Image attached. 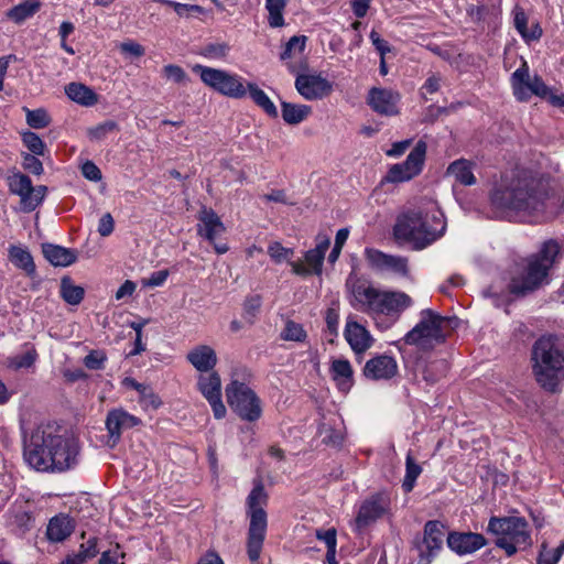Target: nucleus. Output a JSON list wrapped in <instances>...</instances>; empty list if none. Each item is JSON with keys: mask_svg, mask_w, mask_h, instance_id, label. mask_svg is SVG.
Returning <instances> with one entry per match:
<instances>
[{"mask_svg": "<svg viewBox=\"0 0 564 564\" xmlns=\"http://www.w3.org/2000/svg\"><path fill=\"white\" fill-rule=\"evenodd\" d=\"M490 205L501 216L543 217L547 209L549 183L528 170L506 174L495 184Z\"/></svg>", "mask_w": 564, "mask_h": 564, "instance_id": "f257e3e1", "label": "nucleus"}, {"mask_svg": "<svg viewBox=\"0 0 564 564\" xmlns=\"http://www.w3.org/2000/svg\"><path fill=\"white\" fill-rule=\"evenodd\" d=\"M24 459L37 471H65L79 462L77 434L67 425H35L24 431Z\"/></svg>", "mask_w": 564, "mask_h": 564, "instance_id": "f03ea898", "label": "nucleus"}, {"mask_svg": "<svg viewBox=\"0 0 564 564\" xmlns=\"http://www.w3.org/2000/svg\"><path fill=\"white\" fill-rule=\"evenodd\" d=\"M347 288L352 296L351 305L375 319L387 317L395 322L413 304L405 292L379 290L368 281L349 279Z\"/></svg>", "mask_w": 564, "mask_h": 564, "instance_id": "7ed1b4c3", "label": "nucleus"}, {"mask_svg": "<svg viewBox=\"0 0 564 564\" xmlns=\"http://www.w3.org/2000/svg\"><path fill=\"white\" fill-rule=\"evenodd\" d=\"M532 372L547 392L558 391L564 382V345L553 336H542L532 346Z\"/></svg>", "mask_w": 564, "mask_h": 564, "instance_id": "20e7f679", "label": "nucleus"}, {"mask_svg": "<svg viewBox=\"0 0 564 564\" xmlns=\"http://www.w3.org/2000/svg\"><path fill=\"white\" fill-rule=\"evenodd\" d=\"M269 495L261 479L253 481V487L246 499V514L249 519L246 551L248 558L254 563L260 558L268 531L265 507Z\"/></svg>", "mask_w": 564, "mask_h": 564, "instance_id": "39448f33", "label": "nucleus"}, {"mask_svg": "<svg viewBox=\"0 0 564 564\" xmlns=\"http://www.w3.org/2000/svg\"><path fill=\"white\" fill-rule=\"evenodd\" d=\"M445 230L442 214L423 215L419 212H409L393 228L397 239L412 243L413 248L421 250L438 239Z\"/></svg>", "mask_w": 564, "mask_h": 564, "instance_id": "423d86ee", "label": "nucleus"}, {"mask_svg": "<svg viewBox=\"0 0 564 564\" xmlns=\"http://www.w3.org/2000/svg\"><path fill=\"white\" fill-rule=\"evenodd\" d=\"M558 252L557 241L553 239L545 241L536 254L527 259L521 272L511 278L508 285L510 293L524 295L540 288L546 281Z\"/></svg>", "mask_w": 564, "mask_h": 564, "instance_id": "0eeeda50", "label": "nucleus"}, {"mask_svg": "<svg viewBox=\"0 0 564 564\" xmlns=\"http://www.w3.org/2000/svg\"><path fill=\"white\" fill-rule=\"evenodd\" d=\"M487 532L497 536L496 546L509 557L532 543L529 523L522 517H491Z\"/></svg>", "mask_w": 564, "mask_h": 564, "instance_id": "6e6552de", "label": "nucleus"}, {"mask_svg": "<svg viewBox=\"0 0 564 564\" xmlns=\"http://www.w3.org/2000/svg\"><path fill=\"white\" fill-rule=\"evenodd\" d=\"M510 84L514 98L520 102L529 101L534 95L546 99L555 107L564 106V96L553 94L540 76H530L529 66L524 59L521 66L511 74Z\"/></svg>", "mask_w": 564, "mask_h": 564, "instance_id": "1a4fd4ad", "label": "nucleus"}, {"mask_svg": "<svg viewBox=\"0 0 564 564\" xmlns=\"http://www.w3.org/2000/svg\"><path fill=\"white\" fill-rule=\"evenodd\" d=\"M420 317V322L405 334L404 341L422 349L444 343L443 327L447 319L430 308L421 311Z\"/></svg>", "mask_w": 564, "mask_h": 564, "instance_id": "9d476101", "label": "nucleus"}, {"mask_svg": "<svg viewBox=\"0 0 564 564\" xmlns=\"http://www.w3.org/2000/svg\"><path fill=\"white\" fill-rule=\"evenodd\" d=\"M193 70L199 74L200 80L207 87L223 96L234 99L247 96L245 79L235 73L203 65H195Z\"/></svg>", "mask_w": 564, "mask_h": 564, "instance_id": "9b49d317", "label": "nucleus"}, {"mask_svg": "<svg viewBox=\"0 0 564 564\" xmlns=\"http://www.w3.org/2000/svg\"><path fill=\"white\" fill-rule=\"evenodd\" d=\"M226 397L229 406L241 420L254 422L261 417V401L245 383L231 381L226 387Z\"/></svg>", "mask_w": 564, "mask_h": 564, "instance_id": "f8f14e48", "label": "nucleus"}, {"mask_svg": "<svg viewBox=\"0 0 564 564\" xmlns=\"http://www.w3.org/2000/svg\"><path fill=\"white\" fill-rule=\"evenodd\" d=\"M426 149V143L424 141H419L411 150L404 162L393 164L389 169L384 176V181L388 183H402L417 176L423 170Z\"/></svg>", "mask_w": 564, "mask_h": 564, "instance_id": "ddd939ff", "label": "nucleus"}, {"mask_svg": "<svg viewBox=\"0 0 564 564\" xmlns=\"http://www.w3.org/2000/svg\"><path fill=\"white\" fill-rule=\"evenodd\" d=\"M197 219V235L206 239L218 254L226 253L229 250L227 242L218 241L226 231L220 217L212 208L203 207Z\"/></svg>", "mask_w": 564, "mask_h": 564, "instance_id": "4468645a", "label": "nucleus"}, {"mask_svg": "<svg viewBox=\"0 0 564 564\" xmlns=\"http://www.w3.org/2000/svg\"><path fill=\"white\" fill-rule=\"evenodd\" d=\"M445 525L438 520H430L424 524L423 540L419 549L417 564H430L443 546Z\"/></svg>", "mask_w": 564, "mask_h": 564, "instance_id": "2eb2a0df", "label": "nucleus"}, {"mask_svg": "<svg viewBox=\"0 0 564 564\" xmlns=\"http://www.w3.org/2000/svg\"><path fill=\"white\" fill-rule=\"evenodd\" d=\"M391 500L387 492H377L362 501L356 517L359 529L366 528L384 516L390 509Z\"/></svg>", "mask_w": 564, "mask_h": 564, "instance_id": "dca6fc26", "label": "nucleus"}, {"mask_svg": "<svg viewBox=\"0 0 564 564\" xmlns=\"http://www.w3.org/2000/svg\"><path fill=\"white\" fill-rule=\"evenodd\" d=\"M365 258L369 267L376 271H389L400 275L409 272L408 260L403 257L391 256L373 248H366Z\"/></svg>", "mask_w": 564, "mask_h": 564, "instance_id": "f3484780", "label": "nucleus"}, {"mask_svg": "<svg viewBox=\"0 0 564 564\" xmlns=\"http://www.w3.org/2000/svg\"><path fill=\"white\" fill-rule=\"evenodd\" d=\"M446 543L452 552L463 556L477 552L486 546L488 541L481 533L451 531Z\"/></svg>", "mask_w": 564, "mask_h": 564, "instance_id": "a211bd4d", "label": "nucleus"}, {"mask_svg": "<svg viewBox=\"0 0 564 564\" xmlns=\"http://www.w3.org/2000/svg\"><path fill=\"white\" fill-rule=\"evenodd\" d=\"M401 96L398 91L387 88L372 87L367 96V104L381 116H395L399 113L398 104Z\"/></svg>", "mask_w": 564, "mask_h": 564, "instance_id": "6ab92c4d", "label": "nucleus"}, {"mask_svg": "<svg viewBox=\"0 0 564 564\" xmlns=\"http://www.w3.org/2000/svg\"><path fill=\"white\" fill-rule=\"evenodd\" d=\"M286 67L296 75L295 88L299 94L308 100L317 98V75L308 72L307 62L288 63Z\"/></svg>", "mask_w": 564, "mask_h": 564, "instance_id": "aec40b11", "label": "nucleus"}, {"mask_svg": "<svg viewBox=\"0 0 564 564\" xmlns=\"http://www.w3.org/2000/svg\"><path fill=\"white\" fill-rule=\"evenodd\" d=\"M344 337L356 355H362L373 344V338L369 330L354 319L346 322Z\"/></svg>", "mask_w": 564, "mask_h": 564, "instance_id": "412c9836", "label": "nucleus"}, {"mask_svg": "<svg viewBox=\"0 0 564 564\" xmlns=\"http://www.w3.org/2000/svg\"><path fill=\"white\" fill-rule=\"evenodd\" d=\"M364 376L371 380H387L398 372L395 359L388 355H379L369 359L364 367Z\"/></svg>", "mask_w": 564, "mask_h": 564, "instance_id": "4be33fe9", "label": "nucleus"}, {"mask_svg": "<svg viewBox=\"0 0 564 564\" xmlns=\"http://www.w3.org/2000/svg\"><path fill=\"white\" fill-rule=\"evenodd\" d=\"M186 359L202 373L213 371L218 361L215 349L208 345L195 346L188 351Z\"/></svg>", "mask_w": 564, "mask_h": 564, "instance_id": "5701e85b", "label": "nucleus"}, {"mask_svg": "<svg viewBox=\"0 0 564 564\" xmlns=\"http://www.w3.org/2000/svg\"><path fill=\"white\" fill-rule=\"evenodd\" d=\"M121 425H90L88 437L96 447H115L121 437Z\"/></svg>", "mask_w": 564, "mask_h": 564, "instance_id": "b1692460", "label": "nucleus"}, {"mask_svg": "<svg viewBox=\"0 0 564 564\" xmlns=\"http://www.w3.org/2000/svg\"><path fill=\"white\" fill-rule=\"evenodd\" d=\"M42 252L54 267H68L77 260V252L58 245L43 243Z\"/></svg>", "mask_w": 564, "mask_h": 564, "instance_id": "393cba45", "label": "nucleus"}, {"mask_svg": "<svg viewBox=\"0 0 564 564\" xmlns=\"http://www.w3.org/2000/svg\"><path fill=\"white\" fill-rule=\"evenodd\" d=\"M330 376L338 389L348 392L354 384V371L347 359H334L330 365Z\"/></svg>", "mask_w": 564, "mask_h": 564, "instance_id": "a878e982", "label": "nucleus"}, {"mask_svg": "<svg viewBox=\"0 0 564 564\" xmlns=\"http://www.w3.org/2000/svg\"><path fill=\"white\" fill-rule=\"evenodd\" d=\"M65 94L72 101L83 107H93L99 101V96L82 83H69L65 86Z\"/></svg>", "mask_w": 564, "mask_h": 564, "instance_id": "bb28decb", "label": "nucleus"}, {"mask_svg": "<svg viewBox=\"0 0 564 564\" xmlns=\"http://www.w3.org/2000/svg\"><path fill=\"white\" fill-rule=\"evenodd\" d=\"M74 531V524L69 517L59 514L48 522L46 535L50 541L62 542Z\"/></svg>", "mask_w": 564, "mask_h": 564, "instance_id": "cd10ccee", "label": "nucleus"}, {"mask_svg": "<svg viewBox=\"0 0 564 564\" xmlns=\"http://www.w3.org/2000/svg\"><path fill=\"white\" fill-rule=\"evenodd\" d=\"M474 164L465 159H458L452 162L447 167V175L454 177V180L464 185L471 186L476 184V177L473 172Z\"/></svg>", "mask_w": 564, "mask_h": 564, "instance_id": "c85d7f7f", "label": "nucleus"}, {"mask_svg": "<svg viewBox=\"0 0 564 564\" xmlns=\"http://www.w3.org/2000/svg\"><path fill=\"white\" fill-rule=\"evenodd\" d=\"M513 15L514 28L525 42L536 41L542 36V29L538 23L528 29V17L521 7H514Z\"/></svg>", "mask_w": 564, "mask_h": 564, "instance_id": "c756f323", "label": "nucleus"}, {"mask_svg": "<svg viewBox=\"0 0 564 564\" xmlns=\"http://www.w3.org/2000/svg\"><path fill=\"white\" fill-rule=\"evenodd\" d=\"M197 387L207 401L221 397V380L216 371L200 373L197 379Z\"/></svg>", "mask_w": 564, "mask_h": 564, "instance_id": "7c9ffc66", "label": "nucleus"}, {"mask_svg": "<svg viewBox=\"0 0 564 564\" xmlns=\"http://www.w3.org/2000/svg\"><path fill=\"white\" fill-rule=\"evenodd\" d=\"M419 370L426 383L434 384L446 375L448 364L445 359L432 360L422 365Z\"/></svg>", "mask_w": 564, "mask_h": 564, "instance_id": "2f4dec72", "label": "nucleus"}, {"mask_svg": "<svg viewBox=\"0 0 564 564\" xmlns=\"http://www.w3.org/2000/svg\"><path fill=\"white\" fill-rule=\"evenodd\" d=\"M247 94H249L250 98L253 102L265 111L270 117H278V109L269 98V96L258 87L254 83L246 84Z\"/></svg>", "mask_w": 564, "mask_h": 564, "instance_id": "473e14b6", "label": "nucleus"}, {"mask_svg": "<svg viewBox=\"0 0 564 564\" xmlns=\"http://www.w3.org/2000/svg\"><path fill=\"white\" fill-rule=\"evenodd\" d=\"M41 8V2L37 1V0H25L17 6H14L13 8H11L8 12H7V17L20 24L22 22H24L26 19L31 18L32 15H34Z\"/></svg>", "mask_w": 564, "mask_h": 564, "instance_id": "72a5a7b5", "label": "nucleus"}, {"mask_svg": "<svg viewBox=\"0 0 564 564\" xmlns=\"http://www.w3.org/2000/svg\"><path fill=\"white\" fill-rule=\"evenodd\" d=\"M283 120L289 124H297L305 120L312 112V108L306 105H295L283 101L281 104Z\"/></svg>", "mask_w": 564, "mask_h": 564, "instance_id": "f704fd0d", "label": "nucleus"}, {"mask_svg": "<svg viewBox=\"0 0 564 564\" xmlns=\"http://www.w3.org/2000/svg\"><path fill=\"white\" fill-rule=\"evenodd\" d=\"M9 259L15 267L25 271L28 275L32 276L35 273V263L28 250L12 246L9 249Z\"/></svg>", "mask_w": 564, "mask_h": 564, "instance_id": "c9c22d12", "label": "nucleus"}, {"mask_svg": "<svg viewBox=\"0 0 564 564\" xmlns=\"http://www.w3.org/2000/svg\"><path fill=\"white\" fill-rule=\"evenodd\" d=\"M307 37L305 35L292 36L283 46L280 53V59L288 63H293L292 59L300 57L306 46Z\"/></svg>", "mask_w": 564, "mask_h": 564, "instance_id": "e433bc0d", "label": "nucleus"}, {"mask_svg": "<svg viewBox=\"0 0 564 564\" xmlns=\"http://www.w3.org/2000/svg\"><path fill=\"white\" fill-rule=\"evenodd\" d=\"M290 265L292 271L301 276L317 273V248L308 250L302 261H290Z\"/></svg>", "mask_w": 564, "mask_h": 564, "instance_id": "4c0bfd02", "label": "nucleus"}, {"mask_svg": "<svg viewBox=\"0 0 564 564\" xmlns=\"http://www.w3.org/2000/svg\"><path fill=\"white\" fill-rule=\"evenodd\" d=\"M61 296L70 305H78L83 299L85 291L82 286L75 285L70 278L65 276L61 280Z\"/></svg>", "mask_w": 564, "mask_h": 564, "instance_id": "58836bf2", "label": "nucleus"}, {"mask_svg": "<svg viewBox=\"0 0 564 564\" xmlns=\"http://www.w3.org/2000/svg\"><path fill=\"white\" fill-rule=\"evenodd\" d=\"M46 191V186L40 185L37 187L32 186L31 191L22 194L20 197L23 210L29 213L34 210L42 203Z\"/></svg>", "mask_w": 564, "mask_h": 564, "instance_id": "ea45409f", "label": "nucleus"}, {"mask_svg": "<svg viewBox=\"0 0 564 564\" xmlns=\"http://www.w3.org/2000/svg\"><path fill=\"white\" fill-rule=\"evenodd\" d=\"M421 473V466L416 464L413 457L409 454L405 460V476L402 482V488L405 492L413 490L415 481Z\"/></svg>", "mask_w": 564, "mask_h": 564, "instance_id": "a19ab883", "label": "nucleus"}, {"mask_svg": "<svg viewBox=\"0 0 564 564\" xmlns=\"http://www.w3.org/2000/svg\"><path fill=\"white\" fill-rule=\"evenodd\" d=\"M25 111L26 123L33 129H43L51 123V117L43 108L30 110L23 108Z\"/></svg>", "mask_w": 564, "mask_h": 564, "instance_id": "79ce46f5", "label": "nucleus"}, {"mask_svg": "<svg viewBox=\"0 0 564 564\" xmlns=\"http://www.w3.org/2000/svg\"><path fill=\"white\" fill-rule=\"evenodd\" d=\"M319 541H323L327 549L325 562L327 564H338L336 561V545H337L336 529L332 528V529L326 530L324 533L319 532Z\"/></svg>", "mask_w": 564, "mask_h": 564, "instance_id": "37998d69", "label": "nucleus"}, {"mask_svg": "<svg viewBox=\"0 0 564 564\" xmlns=\"http://www.w3.org/2000/svg\"><path fill=\"white\" fill-rule=\"evenodd\" d=\"M229 51L230 46L228 43H208L200 48L199 55L209 59H224L227 57Z\"/></svg>", "mask_w": 564, "mask_h": 564, "instance_id": "c03bdc74", "label": "nucleus"}, {"mask_svg": "<svg viewBox=\"0 0 564 564\" xmlns=\"http://www.w3.org/2000/svg\"><path fill=\"white\" fill-rule=\"evenodd\" d=\"M269 11V24L272 28L282 26L284 23L283 10L285 7L284 0H267L265 4Z\"/></svg>", "mask_w": 564, "mask_h": 564, "instance_id": "a18cd8bd", "label": "nucleus"}, {"mask_svg": "<svg viewBox=\"0 0 564 564\" xmlns=\"http://www.w3.org/2000/svg\"><path fill=\"white\" fill-rule=\"evenodd\" d=\"M162 74L167 82H172L177 85H186L191 80L184 68L175 64H167L163 66Z\"/></svg>", "mask_w": 564, "mask_h": 564, "instance_id": "49530a36", "label": "nucleus"}, {"mask_svg": "<svg viewBox=\"0 0 564 564\" xmlns=\"http://www.w3.org/2000/svg\"><path fill=\"white\" fill-rule=\"evenodd\" d=\"M37 358V352L34 348L29 349L26 352L7 359V366L11 369L19 370L21 368H30L33 366Z\"/></svg>", "mask_w": 564, "mask_h": 564, "instance_id": "de8ad7c7", "label": "nucleus"}, {"mask_svg": "<svg viewBox=\"0 0 564 564\" xmlns=\"http://www.w3.org/2000/svg\"><path fill=\"white\" fill-rule=\"evenodd\" d=\"M326 330L330 336H337L339 324V301L333 300L325 314Z\"/></svg>", "mask_w": 564, "mask_h": 564, "instance_id": "09e8293b", "label": "nucleus"}, {"mask_svg": "<svg viewBox=\"0 0 564 564\" xmlns=\"http://www.w3.org/2000/svg\"><path fill=\"white\" fill-rule=\"evenodd\" d=\"M9 188L13 194L21 196L32 189L31 178L22 173L9 177Z\"/></svg>", "mask_w": 564, "mask_h": 564, "instance_id": "8fccbe9b", "label": "nucleus"}, {"mask_svg": "<svg viewBox=\"0 0 564 564\" xmlns=\"http://www.w3.org/2000/svg\"><path fill=\"white\" fill-rule=\"evenodd\" d=\"M262 305V297L259 294L248 296L243 302V317L252 325L254 317Z\"/></svg>", "mask_w": 564, "mask_h": 564, "instance_id": "3c124183", "label": "nucleus"}, {"mask_svg": "<svg viewBox=\"0 0 564 564\" xmlns=\"http://www.w3.org/2000/svg\"><path fill=\"white\" fill-rule=\"evenodd\" d=\"M23 144L28 148V150L35 155H43L45 151V143L42 139L32 131H26L22 133Z\"/></svg>", "mask_w": 564, "mask_h": 564, "instance_id": "603ef678", "label": "nucleus"}, {"mask_svg": "<svg viewBox=\"0 0 564 564\" xmlns=\"http://www.w3.org/2000/svg\"><path fill=\"white\" fill-rule=\"evenodd\" d=\"M118 129L119 128L117 122L112 120H107L105 122L97 124L96 127L88 129V137L90 138V140L100 141L107 134L118 131Z\"/></svg>", "mask_w": 564, "mask_h": 564, "instance_id": "864d4df0", "label": "nucleus"}, {"mask_svg": "<svg viewBox=\"0 0 564 564\" xmlns=\"http://www.w3.org/2000/svg\"><path fill=\"white\" fill-rule=\"evenodd\" d=\"M293 253V249L285 248L278 241L271 242L268 247V254L275 263H281L286 260L289 261Z\"/></svg>", "mask_w": 564, "mask_h": 564, "instance_id": "5fc2aeb1", "label": "nucleus"}, {"mask_svg": "<svg viewBox=\"0 0 564 564\" xmlns=\"http://www.w3.org/2000/svg\"><path fill=\"white\" fill-rule=\"evenodd\" d=\"M306 333L303 329L302 325L288 321L283 332L281 333V338L284 340H295L301 341L305 338Z\"/></svg>", "mask_w": 564, "mask_h": 564, "instance_id": "6e6d98bb", "label": "nucleus"}, {"mask_svg": "<svg viewBox=\"0 0 564 564\" xmlns=\"http://www.w3.org/2000/svg\"><path fill=\"white\" fill-rule=\"evenodd\" d=\"M443 83V76L440 73L431 74L420 89V95L424 100H427L426 95L435 94L440 90Z\"/></svg>", "mask_w": 564, "mask_h": 564, "instance_id": "4d7b16f0", "label": "nucleus"}, {"mask_svg": "<svg viewBox=\"0 0 564 564\" xmlns=\"http://www.w3.org/2000/svg\"><path fill=\"white\" fill-rule=\"evenodd\" d=\"M345 440V426H340L339 429H335L330 426L326 431V435L323 437V443L332 446V447H339L344 443Z\"/></svg>", "mask_w": 564, "mask_h": 564, "instance_id": "13d9d810", "label": "nucleus"}, {"mask_svg": "<svg viewBox=\"0 0 564 564\" xmlns=\"http://www.w3.org/2000/svg\"><path fill=\"white\" fill-rule=\"evenodd\" d=\"M107 355L102 350H91L85 358L84 365L90 370H100L105 366Z\"/></svg>", "mask_w": 564, "mask_h": 564, "instance_id": "bf43d9fd", "label": "nucleus"}, {"mask_svg": "<svg viewBox=\"0 0 564 564\" xmlns=\"http://www.w3.org/2000/svg\"><path fill=\"white\" fill-rule=\"evenodd\" d=\"M165 6L173 8V10L180 15L188 14L191 12L204 13V8L198 4H183L172 0H161Z\"/></svg>", "mask_w": 564, "mask_h": 564, "instance_id": "052dcab7", "label": "nucleus"}, {"mask_svg": "<svg viewBox=\"0 0 564 564\" xmlns=\"http://www.w3.org/2000/svg\"><path fill=\"white\" fill-rule=\"evenodd\" d=\"M23 167L34 175L43 173V164L35 154L28 153L23 156Z\"/></svg>", "mask_w": 564, "mask_h": 564, "instance_id": "680f3d73", "label": "nucleus"}, {"mask_svg": "<svg viewBox=\"0 0 564 564\" xmlns=\"http://www.w3.org/2000/svg\"><path fill=\"white\" fill-rule=\"evenodd\" d=\"M120 51L123 54H129L134 57H141L144 55V47L135 41L129 40L120 44Z\"/></svg>", "mask_w": 564, "mask_h": 564, "instance_id": "e2e57ef3", "label": "nucleus"}, {"mask_svg": "<svg viewBox=\"0 0 564 564\" xmlns=\"http://www.w3.org/2000/svg\"><path fill=\"white\" fill-rule=\"evenodd\" d=\"M77 553L80 554L86 561L95 557L98 554L97 539L90 538L87 540V542L80 544Z\"/></svg>", "mask_w": 564, "mask_h": 564, "instance_id": "0e129e2a", "label": "nucleus"}, {"mask_svg": "<svg viewBox=\"0 0 564 564\" xmlns=\"http://www.w3.org/2000/svg\"><path fill=\"white\" fill-rule=\"evenodd\" d=\"M83 175L93 182H98L101 180V171L100 169L91 161H87L82 165Z\"/></svg>", "mask_w": 564, "mask_h": 564, "instance_id": "69168bd1", "label": "nucleus"}, {"mask_svg": "<svg viewBox=\"0 0 564 564\" xmlns=\"http://www.w3.org/2000/svg\"><path fill=\"white\" fill-rule=\"evenodd\" d=\"M106 423H138V421L122 410H113L108 413Z\"/></svg>", "mask_w": 564, "mask_h": 564, "instance_id": "338daca9", "label": "nucleus"}, {"mask_svg": "<svg viewBox=\"0 0 564 564\" xmlns=\"http://www.w3.org/2000/svg\"><path fill=\"white\" fill-rule=\"evenodd\" d=\"M115 229V220L110 213H106L99 220L98 232L101 237H108Z\"/></svg>", "mask_w": 564, "mask_h": 564, "instance_id": "774afa93", "label": "nucleus"}]
</instances>
